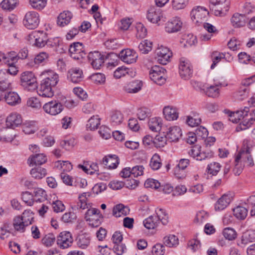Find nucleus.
Segmentation results:
<instances>
[{
	"mask_svg": "<svg viewBox=\"0 0 255 255\" xmlns=\"http://www.w3.org/2000/svg\"><path fill=\"white\" fill-rule=\"evenodd\" d=\"M11 81L9 75L4 71L0 70V91H6L11 87Z\"/></svg>",
	"mask_w": 255,
	"mask_h": 255,
	"instance_id": "obj_25",
	"label": "nucleus"
},
{
	"mask_svg": "<svg viewBox=\"0 0 255 255\" xmlns=\"http://www.w3.org/2000/svg\"><path fill=\"white\" fill-rule=\"evenodd\" d=\"M224 237L229 241L235 240L237 237V233L235 230L231 228H225L223 232Z\"/></svg>",
	"mask_w": 255,
	"mask_h": 255,
	"instance_id": "obj_56",
	"label": "nucleus"
},
{
	"mask_svg": "<svg viewBox=\"0 0 255 255\" xmlns=\"http://www.w3.org/2000/svg\"><path fill=\"white\" fill-rule=\"evenodd\" d=\"M119 57L125 63L131 64L136 61L138 55L133 50L126 49L120 52Z\"/></svg>",
	"mask_w": 255,
	"mask_h": 255,
	"instance_id": "obj_17",
	"label": "nucleus"
},
{
	"mask_svg": "<svg viewBox=\"0 0 255 255\" xmlns=\"http://www.w3.org/2000/svg\"><path fill=\"white\" fill-rule=\"evenodd\" d=\"M13 226L14 229L20 232H23L25 228L28 225L25 224V222L20 218V216H16L13 219Z\"/></svg>",
	"mask_w": 255,
	"mask_h": 255,
	"instance_id": "obj_47",
	"label": "nucleus"
},
{
	"mask_svg": "<svg viewBox=\"0 0 255 255\" xmlns=\"http://www.w3.org/2000/svg\"><path fill=\"white\" fill-rule=\"evenodd\" d=\"M55 241V236L52 234H48L43 237L42 242L46 247H50L53 245Z\"/></svg>",
	"mask_w": 255,
	"mask_h": 255,
	"instance_id": "obj_63",
	"label": "nucleus"
},
{
	"mask_svg": "<svg viewBox=\"0 0 255 255\" xmlns=\"http://www.w3.org/2000/svg\"><path fill=\"white\" fill-rule=\"evenodd\" d=\"M17 1L18 0H3L0 3V6L3 9L11 10L15 8Z\"/></svg>",
	"mask_w": 255,
	"mask_h": 255,
	"instance_id": "obj_53",
	"label": "nucleus"
},
{
	"mask_svg": "<svg viewBox=\"0 0 255 255\" xmlns=\"http://www.w3.org/2000/svg\"><path fill=\"white\" fill-rule=\"evenodd\" d=\"M181 136V129L178 126H173L169 128L166 133V138L170 142L178 141Z\"/></svg>",
	"mask_w": 255,
	"mask_h": 255,
	"instance_id": "obj_20",
	"label": "nucleus"
},
{
	"mask_svg": "<svg viewBox=\"0 0 255 255\" xmlns=\"http://www.w3.org/2000/svg\"><path fill=\"white\" fill-rule=\"evenodd\" d=\"M73 239L70 232L64 231L60 233L57 238V244L61 249H67L71 246Z\"/></svg>",
	"mask_w": 255,
	"mask_h": 255,
	"instance_id": "obj_12",
	"label": "nucleus"
},
{
	"mask_svg": "<svg viewBox=\"0 0 255 255\" xmlns=\"http://www.w3.org/2000/svg\"><path fill=\"white\" fill-rule=\"evenodd\" d=\"M255 121V109L251 111L247 107L243 110V120L240 124L242 130L249 128Z\"/></svg>",
	"mask_w": 255,
	"mask_h": 255,
	"instance_id": "obj_9",
	"label": "nucleus"
},
{
	"mask_svg": "<svg viewBox=\"0 0 255 255\" xmlns=\"http://www.w3.org/2000/svg\"><path fill=\"white\" fill-rule=\"evenodd\" d=\"M27 106L34 109H39L41 107V103L39 100L36 97H31L27 101Z\"/></svg>",
	"mask_w": 255,
	"mask_h": 255,
	"instance_id": "obj_60",
	"label": "nucleus"
},
{
	"mask_svg": "<svg viewBox=\"0 0 255 255\" xmlns=\"http://www.w3.org/2000/svg\"><path fill=\"white\" fill-rule=\"evenodd\" d=\"M179 71L182 78L185 80L189 79L192 74V67L188 60L182 57L180 60Z\"/></svg>",
	"mask_w": 255,
	"mask_h": 255,
	"instance_id": "obj_11",
	"label": "nucleus"
},
{
	"mask_svg": "<svg viewBox=\"0 0 255 255\" xmlns=\"http://www.w3.org/2000/svg\"><path fill=\"white\" fill-rule=\"evenodd\" d=\"M100 124V119L99 116H93L87 122L86 125L87 129L90 130H93L97 129Z\"/></svg>",
	"mask_w": 255,
	"mask_h": 255,
	"instance_id": "obj_43",
	"label": "nucleus"
},
{
	"mask_svg": "<svg viewBox=\"0 0 255 255\" xmlns=\"http://www.w3.org/2000/svg\"><path fill=\"white\" fill-rule=\"evenodd\" d=\"M144 226L147 229H154L159 225V220L155 215H151L143 221Z\"/></svg>",
	"mask_w": 255,
	"mask_h": 255,
	"instance_id": "obj_33",
	"label": "nucleus"
},
{
	"mask_svg": "<svg viewBox=\"0 0 255 255\" xmlns=\"http://www.w3.org/2000/svg\"><path fill=\"white\" fill-rule=\"evenodd\" d=\"M190 160L188 159L183 158L180 159L178 164L177 165L175 169V174L178 178H182L185 176V174H183L181 176L178 175V172L180 170H184L189 164Z\"/></svg>",
	"mask_w": 255,
	"mask_h": 255,
	"instance_id": "obj_42",
	"label": "nucleus"
},
{
	"mask_svg": "<svg viewBox=\"0 0 255 255\" xmlns=\"http://www.w3.org/2000/svg\"><path fill=\"white\" fill-rule=\"evenodd\" d=\"M28 40L32 45L43 47L47 43V37L46 33L43 31H34L29 35Z\"/></svg>",
	"mask_w": 255,
	"mask_h": 255,
	"instance_id": "obj_7",
	"label": "nucleus"
},
{
	"mask_svg": "<svg viewBox=\"0 0 255 255\" xmlns=\"http://www.w3.org/2000/svg\"><path fill=\"white\" fill-rule=\"evenodd\" d=\"M30 174L35 179H41L46 176L47 172L46 169L41 167H37L32 168L30 171Z\"/></svg>",
	"mask_w": 255,
	"mask_h": 255,
	"instance_id": "obj_41",
	"label": "nucleus"
},
{
	"mask_svg": "<svg viewBox=\"0 0 255 255\" xmlns=\"http://www.w3.org/2000/svg\"><path fill=\"white\" fill-rule=\"evenodd\" d=\"M166 70L159 66H153L149 72L151 80L159 85H162L166 81Z\"/></svg>",
	"mask_w": 255,
	"mask_h": 255,
	"instance_id": "obj_5",
	"label": "nucleus"
},
{
	"mask_svg": "<svg viewBox=\"0 0 255 255\" xmlns=\"http://www.w3.org/2000/svg\"><path fill=\"white\" fill-rule=\"evenodd\" d=\"M218 85L210 86L207 88L206 90V94L209 97L212 98L218 97L219 96L220 92L218 88Z\"/></svg>",
	"mask_w": 255,
	"mask_h": 255,
	"instance_id": "obj_55",
	"label": "nucleus"
},
{
	"mask_svg": "<svg viewBox=\"0 0 255 255\" xmlns=\"http://www.w3.org/2000/svg\"><path fill=\"white\" fill-rule=\"evenodd\" d=\"M4 99L6 102L9 105L14 106L20 102L19 95L14 92H9L5 95Z\"/></svg>",
	"mask_w": 255,
	"mask_h": 255,
	"instance_id": "obj_35",
	"label": "nucleus"
},
{
	"mask_svg": "<svg viewBox=\"0 0 255 255\" xmlns=\"http://www.w3.org/2000/svg\"><path fill=\"white\" fill-rule=\"evenodd\" d=\"M229 116V120L234 123H237L241 120L242 121L243 120V110L231 113Z\"/></svg>",
	"mask_w": 255,
	"mask_h": 255,
	"instance_id": "obj_54",
	"label": "nucleus"
},
{
	"mask_svg": "<svg viewBox=\"0 0 255 255\" xmlns=\"http://www.w3.org/2000/svg\"><path fill=\"white\" fill-rule=\"evenodd\" d=\"M233 214L239 220H244L248 215V211L244 207L237 206L233 210Z\"/></svg>",
	"mask_w": 255,
	"mask_h": 255,
	"instance_id": "obj_38",
	"label": "nucleus"
},
{
	"mask_svg": "<svg viewBox=\"0 0 255 255\" xmlns=\"http://www.w3.org/2000/svg\"><path fill=\"white\" fill-rule=\"evenodd\" d=\"M21 117L17 113H11L6 118V123L8 127L14 128L21 125Z\"/></svg>",
	"mask_w": 255,
	"mask_h": 255,
	"instance_id": "obj_24",
	"label": "nucleus"
},
{
	"mask_svg": "<svg viewBox=\"0 0 255 255\" xmlns=\"http://www.w3.org/2000/svg\"><path fill=\"white\" fill-rule=\"evenodd\" d=\"M228 54H226L224 53H220L218 51H214L211 55V58L213 63L211 65V69H213L215 68L217 63H218L222 59L227 58V56Z\"/></svg>",
	"mask_w": 255,
	"mask_h": 255,
	"instance_id": "obj_39",
	"label": "nucleus"
},
{
	"mask_svg": "<svg viewBox=\"0 0 255 255\" xmlns=\"http://www.w3.org/2000/svg\"><path fill=\"white\" fill-rule=\"evenodd\" d=\"M47 1V0H29L31 6L38 10L43 9L46 6Z\"/></svg>",
	"mask_w": 255,
	"mask_h": 255,
	"instance_id": "obj_57",
	"label": "nucleus"
},
{
	"mask_svg": "<svg viewBox=\"0 0 255 255\" xmlns=\"http://www.w3.org/2000/svg\"><path fill=\"white\" fill-rule=\"evenodd\" d=\"M162 165L161 160L160 156L155 153L150 159L149 166L152 170H156L159 169Z\"/></svg>",
	"mask_w": 255,
	"mask_h": 255,
	"instance_id": "obj_46",
	"label": "nucleus"
},
{
	"mask_svg": "<svg viewBox=\"0 0 255 255\" xmlns=\"http://www.w3.org/2000/svg\"><path fill=\"white\" fill-rule=\"evenodd\" d=\"M135 28L136 29V36L140 38H144L147 34V30L141 23H136Z\"/></svg>",
	"mask_w": 255,
	"mask_h": 255,
	"instance_id": "obj_59",
	"label": "nucleus"
},
{
	"mask_svg": "<svg viewBox=\"0 0 255 255\" xmlns=\"http://www.w3.org/2000/svg\"><path fill=\"white\" fill-rule=\"evenodd\" d=\"M63 106L58 101L54 100L45 103L43 106L44 111L51 116H56L63 110Z\"/></svg>",
	"mask_w": 255,
	"mask_h": 255,
	"instance_id": "obj_10",
	"label": "nucleus"
},
{
	"mask_svg": "<svg viewBox=\"0 0 255 255\" xmlns=\"http://www.w3.org/2000/svg\"><path fill=\"white\" fill-rule=\"evenodd\" d=\"M103 215L99 209L92 208L89 209L85 215V219L89 222V224L92 227L99 226L102 221Z\"/></svg>",
	"mask_w": 255,
	"mask_h": 255,
	"instance_id": "obj_3",
	"label": "nucleus"
},
{
	"mask_svg": "<svg viewBox=\"0 0 255 255\" xmlns=\"http://www.w3.org/2000/svg\"><path fill=\"white\" fill-rule=\"evenodd\" d=\"M209 12L205 7L202 6H196L193 7L191 15L192 20L197 24L203 22L207 19Z\"/></svg>",
	"mask_w": 255,
	"mask_h": 255,
	"instance_id": "obj_6",
	"label": "nucleus"
},
{
	"mask_svg": "<svg viewBox=\"0 0 255 255\" xmlns=\"http://www.w3.org/2000/svg\"><path fill=\"white\" fill-rule=\"evenodd\" d=\"M189 155L198 161L211 158L213 156V152L209 150L202 149L199 145L194 146L189 151Z\"/></svg>",
	"mask_w": 255,
	"mask_h": 255,
	"instance_id": "obj_4",
	"label": "nucleus"
},
{
	"mask_svg": "<svg viewBox=\"0 0 255 255\" xmlns=\"http://www.w3.org/2000/svg\"><path fill=\"white\" fill-rule=\"evenodd\" d=\"M20 85L28 91H33L37 87V79L31 71L22 72L20 77Z\"/></svg>",
	"mask_w": 255,
	"mask_h": 255,
	"instance_id": "obj_2",
	"label": "nucleus"
},
{
	"mask_svg": "<svg viewBox=\"0 0 255 255\" xmlns=\"http://www.w3.org/2000/svg\"><path fill=\"white\" fill-rule=\"evenodd\" d=\"M167 140L166 136L156 135L154 139L153 144L157 148L162 147L166 144Z\"/></svg>",
	"mask_w": 255,
	"mask_h": 255,
	"instance_id": "obj_62",
	"label": "nucleus"
},
{
	"mask_svg": "<svg viewBox=\"0 0 255 255\" xmlns=\"http://www.w3.org/2000/svg\"><path fill=\"white\" fill-rule=\"evenodd\" d=\"M21 219L25 222L26 225H29L32 223L33 215L30 210H25L22 215L20 216Z\"/></svg>",
	"mask_w": 255,
	"mask_h": 255,
	"instance_id": "obj_58",
	"label": "nucleus"
},
{
	"mask_svg": "<svg viewBox=\"0 0 255 255\" xmlns=\"http://www.w3.org/2000/svg\"><path fill=\"white\" fill-rule=\"evenodd\" d=\"M70 56L75 60H80L86 56L84 46L82 43L75 42L69 49Z\"/></svg>",
	"mask_w": 255,
	"mask_h": 255,
	"instance_id": "obj_13",
	"label": "nucleus"
},
{
	"mask_svg": "<svg viewBox=\"0 0 255 255\" xmlns=\"http://www.w3.org/2000/svg\"><path fill=\"white\" fill-rule=\"evenodd\" d=\"M91 237L89 234L82 233L79 234L76 239L78 247L82 249H87L90 245Z\"/></svg>",
	"mask_w": 255,
	"mask_h": 255,
	"instance_id": "obj_21",
	"label": "nucleus"
},
{
	"mask_svg": "<svg viewBox=\"0 0 255 255\" xmlns=\"http://www.w3.org/2000/svg\"><path fill=\"white\" fill-rule=\"evenodd\" d=\"M164 245L169 248L176 247L179 244L178 238L174 235H169L163 239Z\"/></svg>",
	"mask_w": 255,
	"mask_h": 255,
	"instance_id": "obj_37",
	"label": "nucleus"
},
{
	"mask_svg": "<svg viewBox=\"0 0 255 255\" xmlns=\"http://www.w3.org/2000/svg\"><path fill=\"white\" fill-rule=\"evenodd\" d=\"M43 79L41 81L38 93L43 97H52L54 95L53 88L59 82V75L51 70H45L41 72Z\"/></svg>",
	"mask_w": 255,
	"mask_h": 255,
	"instance_id": "obj_1",
	"label": "nucleus"
},
{
	"mask_svg": "<svg viewBox=\"0 0 255 255\" xmlns=\"http://www.w3.org/2000/svg\"><path fill=\"white\" fill-rule=\"evenodd\" d=\"M151 252L153 255H163L165 253L164 246L160 244H157L153 247Z\"/></svg>",
	"mask_w": 255,
	"mask_h": 255,
	"instance_id": "obj_64",
	"label": "nucleus"
},
{
	"mask_svg": "<svg viewBox=\"0 0 255 255\" xmlns=\"http://www.w3.org/2000/svg\"><path fill=\"white\" fill-rule=\"evenodd\" d=\"M142 86L141 81L139 80H134L129 82L124 87L125 91L128 93H136L139 92Z\"/></svg>",
	"mask_w": 255,
	"mask_h": 255,
	"instance_id": "obj_29",
	"label": "nucleus"
},
{
	"mask_svg": "<svg viewBox=\"0 0 255 255\" xmlns=\"http://www.w3.org/2000/svg\"><path fill=\"white\" fill-rule=\"evenodd\" d=\"M161 13L159 8L156 6L151 7L148 10L147 18L153 23H157L160 20Z\"/></svg>",
	"mask_w": 255,
	"mask_h": 255,
	"instance_id": "obj_22",
	"label": "nucleus"
},
{
	"mask_svg": "<svg viewBox=\"0 0 255 255\" xmlns=\"http://www.w3.org/2000/svg\"><path fill=\"white\" fill-rule=\"evenodd\" d=\"M209 218V214L205 211H200L197 212L194 222L200 224L207 221Z\"/></svg>",
	"mask_w": 255,
	"mask_h": 255,
	"instance_id": "obj_51",
	"label": "nucleus"
},
{
	"mask_svg": "<svg viewBox=\"0 0 255 255\" xmlns=\"http://www.w3.org/2000/svg\"><path fill=\"white\" fill-rule=\"evenodd\" d=\"M72 16L73 15L70 11H64L58 16L57 24L61 27L67 25L70 23Z\"/></svg>",
	"mask_w": 255,
	"mask_h": 255,
	"instance_id": "obj_28",
	"label": "nucleus"
},
{
	"mask_svg": "<svg viewBox=\"0 0 255 255\" xmlns=\"http://www.w3.org/2000/svg\"><path fill=\"white\" fill-rule=\"evenodd\" d=\"M40 22L39 14L36 11H30L26 13L23 23L28 29H33L36 28Z\"/></svg>",
	"mask_w": 255,
	"mask_h": 255,
	"instance_id": "obj_8",
	"label": "nucleus"
},
{
	"mask_svg": "<svg viewBox=\"0 0 255 255\" xmlns=\"http://www.w3.org/2000/svg\"><path fill=\"white\" fill-rule=\"evenodd\" d=\"M161 119L157 118L151 119L148 122L149 128L154 132H157L161 129Z\"/></svg>",
	"mask_w": 255,
	"mask_h": 255,
	"instance_id": "obj_45",
	"label": "nucleus"
},
{
	"mask_svg": "<svg viewBox=\"0 0 255 255\" xmlns=\"http://www.w3.org/2000/svg\"><path fill=\"white\" fill-rule=\"evenodd\" d=\"M46 161V156L43 153H38L31 155L28 159V161L30 165H41L45 163Z\"/></svg>",
	"mask_w": 255,
	"mask_h": 255,
	"instance_id": "obj_32",
	"label": "nucleus"
},
{
	"mask_svg": "<svg viewBox=\"0 0 255 255\" xmlns=\"http://www.w3.org/2000/svg\"><path fill=\"white\" fill-rule=\"evenodd\" d=\"M155 54L158 61L162 65L166 64L172 56V52L169 49L162 45L158 47L155 50Z\"/></svg>",
	"mask_w": 255,
	"mask_h": 255,
	"instance_id": "obj_14",
	"label": "nucleus"
},
{
	"mask_svg": "<svg viewBox=\"0 0 255 255\" xmlns=\"http://www.w3.org/2000/svg\"><path fill=\"white\" fill-rule=\"evenodd\" d=\"M221 165L218 162H213L208 164L207 168L208 173L212 175H216L221 169Z\"/></svg>",
	"mask_w": 255,
	"mask_h": 255,
	"instance_id": "obj_52",
	"label": "nucleus"
},
{
	"mask_svg": "<svg viewBox=\"0 0 255 255\" xmlns=\"http://www.w3.org/2000/svg\"><path fill=\"white\" fill-rule=\"evenodd\" d=\"M155 212V215L158 217L159 222H161L163 225H166L168 222V216L166 211L163 209H157Z\"/></svg>",
	"mask_w": 255,
	"mask_h": 255,
	"instance_id": "obj_49",
	"label": "nucleus"
},
{
	"mask_svg": "<svg viewBox=\"0 0 255 255\" xmlns=\"http://www.w3.org/2000/svg\"><path fill=\"white\" fill-rule=\"evenodd\" d=\"M129 212V209L125 206L123 204H120L114 207L113 209V215L116 217H120L122 216H125Z\"/></svg>",
	"mask_w": 255,
	"mask_h": 255,
	"instance_id": "obj_34",
	"label": "nucleus"
},
{
	"mask_svg": "<svg viewBox=\"0 0 255 255\" xmlns=\"http://www.w3.org/2000/svg\"><path fill=\"white\" fill-rule=\"evenodd\" d=\"M152 43L148 40L142 41L138 45L139 51L143 54L147 53L152 49Z\"/></svg>",
	"mask_w": 255,
	"mask_h": 255,
	"instance_id": "obj_50",
	"label": "nucleus"
},
{
	"mask_svg": "<svg viewBox=\"0 0 255 255\" xmlns=\"http://www.w3.org/2000/svg\"><path fill=\"white\" fill-rule=\"evenodd\" d=\"M165 118L169 121L176 120L178 118V113L175 108L171 106H166L163 110Z\"/></svg>",
	"mask_w": 255,
	"mask_h": 255,
	"instance_id": "obj_27",
	"label": "nucleus"
},
{
	"mask_svg": "<svg viewBox=\"0 0 255 255\" xmlns=\"http://www.w3.org/2000/svg\"><path fill=\"white\" fill-rule=\"evenodd\" d=\"M255 241V231L250 230L243 233L241 242L243 244L246 245Z\"/></svg>",
	"mask_w": 255,
	"mask_h": 255,
	"instance_id": "obj_40",
	"label": "nucleus"
},
{
	"mask_svg": "<svg viewBox=\"0 0 255 255\" xmlns=\"http://www.w3.org/2000/svg\"><path fill=\"white\" fill-rule=\"evenodd\" d=\"M233 197L231 194L227 193L223 195L216 202L215 209L216 211L224 210L232 200Z\"/></svg>",
	"mask_w": 255,
	"mask_h": 255,
	"instance_id": "obj_18",
	"label": "nucleus"
},
{
	"mask_svg": "<svg viewBox=\"0 0 255 255\" xmlns=\"http://www.w3.org/2000/svg\"><path fill=\"white\" fill-rule=\"evenodd\" d=\"M90 196L89 193L84 192L79 196V202L77 203V205L75 206L77 209L84 210L88 208L87 200V197Z\"/></svg>",
	"mask_w": 255,
	"mask_h": 255,
	"instance_id": "obj_44",
	"label": "nucleus"
},
{
	"mask_svg": "<svg viewBox=\"0 0 255 255\" xmlns=\"http://www.w3.org/2000/svg\"><path fill=\"white\" fill-rule=\"evenodd\" d=\"M250 89L242 85L239 90L235 93V97L239 100H243L248 97Z\"/></svg>",
	"mask_w": 255,
	"mask_h": 255,
	"instance_id": "obj_48",
	"label": "nucleus"
},
{
	"mask_svg": "<svg viewBox=\"0 0 255 255\" xmlns=\"http://www.w3.org/2000/svg\"><path fill=\"white\" fill-rule=\"evenodd\" d=\"M46 192L41 188H38L34 191V200L36 202H42L46 199Z\"/></svg>",
	"mask_w": 255,
	"mask_h": 255,
	"instance_id": "obj_61",
	"label": "nucleus"
},
{
	"mask_svg": "<svg viewBox=\"0 0 255 255\" xmlns=\"http://www.w3.org/2000/svg\"><path fill=\"white\" fill-rule=\"evenodd\" d=\"M232 25L235 28H239L245 25L246 19L245 14L235 13L231 18Z\"/></svg>",
	"mask_w": 255,
	"mask_h": 255,
	"instance_id": "obj_30",
	"label": "nucleus"
},
{
	"mask_svg": "<svg viewBox=\"0 0 255 255\" xmlns=\"http://www.w3.org/2000/svg\"><path fill=\"white\" fill-rule=\"evenodd\" d=\"M103 163L108 169H115L119 164V159L116 155H108L103 158Z\"/></svg>",
	"mask_w": 255,
	"mask_h": 255,
	"instance_id": "obj_26",
	"label": "nucleus"
},
{
	"mask_svg": "<svg viewBox=\"0 0 255 255\" xmlns=\"http://www.w3.org/2000/svg\"><path fill=\"white\" fill-rule=\"evenodd\" d=\"M67 77L73 83H79L83 79V71L79 68H72L68 71Z\"/></svg>",
	"mask_w": 255,
	"mask_h": 255,
	"instance_id": "obj_19",
	"label": "nucleus"
},
{
	"mask_svg": "<svg viewBox=\"0 0 255 255\" xmlns=\"http://www.w3.org/2000/svg\"><path fill=\"white\" fill-rule=\"evenodd\" d=\"M182 25L181 19L176 17L166 23L165 30L168 33L177 32L181 29Z\"/></svg>",
	"mask_w": 255,
	"mask_h": 255,
	"instance_id": "obj_16",
	"label": "nucleus"
},
{
	"mask_svg": "<svg viewBox=\"0 0 255 255\" xmlns=\"http://www.w3.org/2000/svg\"><path fill=\"white\" fill-rule=\"evenodd\" d=\"M128 75L130 77H133L135 75V72L132 70L128 68L125 66L118 67L114 72V77L117 79L121 78L122 77Z\"/></svg>",
	"mask_w": 255,
	"mask_h": 255,
	"instance_id": "obj_31",
	"label": "nucleus"
},
{
	"mask_svg": "<svg viewBox=\"0 0 255 255\" xmlns=\"http://www.w3.org/2000/svg\"><path fill=\"white\" fill-rule=\"evenodd\" d=\"M88 57L91 65L95 69H100L104 63V56L98 51L90 52Z\"/></svg>",
	"mask_w": 255,
	"mask_h": 255,
	"instance_id": "obj_15",
	"label": "nucleus"
},
{
	"mask_svg": "<svg viewBox=\"0 0 255 255\" xmlns=\"http://www.w3.org/2000/svg\"><path fill=\"white\" fill-rule=\"evenodd\" d=\"M124 121V116L119 111L113 112L110 117V123L113 126L121 124Z\"/></svg>",
	"mask_w": 255,
	"mask_h": 255,
	"instance_id": "obj_36",
	"label": "nucleus"
},
{
	"mask_svg": "<svg viewBox=\"0 0 255 255\" xmlns=\"http://www.w3.org/2000/svg\"><path fill=\"white\" fill-rule=\"evenodd\" d=\"M241 159L245 160L249 165L253 166L254 161L252 156L250 155V148L247 147L246 150L242 149L238 154L235 159V162H239Z\"/></svg>",
	"mask_w": 255,
	"mask_h": 255,
	"instance_id": "obj_23",
	"label": "nucleus"
}]
</instances>
